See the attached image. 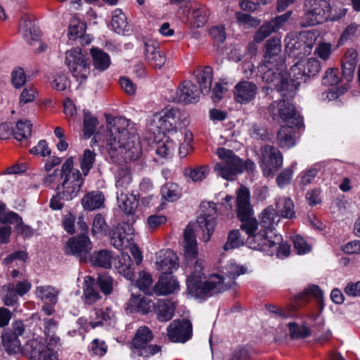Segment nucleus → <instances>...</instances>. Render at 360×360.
Returning <instances> with one entry per match:
<instances>
[{
  "mask_svg": "<svg viewBox=\"0 0 360 360\" xmlns=\"http://www.w3.org/2000/svg\"><path fill=\"white\" fill-rule=\"evenodd\" d=\"M316 39V34L309 31L290 33L285 39L286 51L290 56L302 59L311 53Z\"/></svg>",
  "mask_w": 360,
  "mask_h": 360,
  "instance_id": "f03ea898",
  "label": "nucleus"
},
{
  "mask_svg": "<svg viewBox=\"0 0 360 360\" xmlns=\"http://www.w3.org/2000/svg\"><path fill=\"white\" fill-rule=\"evenodd\" d=\"M155 304L148 297L131 295L129 301V308L131 311H138L146 314L154 308Z\"/></svg>",
  "mask_w": 360,
  "mask_h": 360,
  "instance_id": "c85d7f7f",
  "label": "nucleus"
},
{
  "mask_svg": "<svg viewBox=\"0 0 360 360\" xmlns=\"http://www.w3.org/2000/svg\"><path fill=\"white\" fill-rule=\"evenodd\" d=\"M83 183L82 174L78 169H76L72 175L67 176L61 184L63 201L71 200L75 198L79 192Z\"/></svg>",
  "mask_w": 360,
  "mask_h": 360,
  "instance_id": "2eb2a0df",
  "label": "nucleus"
},
{
  "mask_svg": "<svg viewBox=\"0 0 360 360\" xmlns=\"http://www.w3.org/2000/svg\"><path fill=\"white\" fill-rule=\"evenodd\" d=\"M127 227L129 228V224L118 225L112 231L110 243L118 250L124 248L129 241L126 234Z\"/></svg>",
  "mask_w": 360,
  "mask_h": 360,
  "instance_id": "72a5a7b5",
  "label": "nucleus"
},
{
  "mask_svg": "<svg viewBox=\"0 0 360 360\" xmlns=\"http://www.w3.org/2000/svg\"><path fill=\"white\" fill-rule=\"evenodd\" d=\"M94 279L91 276H87L85 279V288L84 289L85 302L89 304L95 303L98 299L100 295L97 291L93 288Z\"/></svg>",
  "mask_w": 360,
  "mask_h": 360,
  "instance_id": "09e8293b",
  "label": "nucleus"
},
{
  "mask_svg": "<svg viewBox=\"0 0 360 360\" xmlns=\"http://www.w3.org/2000/svg\"><path fill=\"white\" fill-rule=\"evenodd\" d=\"M262 163L264 174L269 176L278 171L283 163L280 151L273 146L266 145L261 148Z\"/></svg>",
  "mask_w": 360,
  "mask_h": 360,
  "instance_id": "9b49d317",
  "label": "nucleus"
},
{
  "mask_svg": "<svg viewBox=\"0 0 360 360\" xmlns=\"http://www.w3.org/2000/svg\"><path fill=\"white\" fill-rule=\"evenodd\" d=\"M236 17L238 22L246 28L256 27L260 22L259 20L248 13L238 12L236 13Z\"/></svg>",
  "mask_w": 360,
  "mask_h": 360,
  "instance_id": "bf43d9fd",
  "label": "nucleus"
},
{
  "mask_svg": "<svg viewBox=\"0 0 360 360\" xmlns=\"http://www.w3.org/2000/svg\"><path fill=\"white\" fill-rule=\"evenodd\" d=\"M358 61L356 49H348L342 56V76L339 78V94H345L350 88Z\"/></svg>",
  "mask_w": 360,
  "mask_h": 360,
  "instance_id": "6e6552de",
  "label": "nucleus"
},
{
  "mask_svg": "<svg viewBox=\"0 0 360 360\" xmlns=\"http://www.w3.org/2000/svg\"><path fill=\"white\" fill-rule=\"evenodd\" d=\"M65 65L79 84L84 83L90 74L89 64L79 49L66 51Z\"/></svg>",
  "mask_w": 360,
  "mask_h": 360,
  "instance_id": "423d86ee",
  "label": "nucleus"
},
{
  "mask_svg": "<svg viewBox=\"0 0 360 360\" xmlns=\"http://www.w3.org/2000/svg\"><path fill=\"white\" fill-rule=\"evenodd\" d=\"M195 79L199 85L200 91L202 94L210 92L213 79V71L210 66H206L200 70L195 75Z\"/></svg>",
  "mask_w": 360,
  "mask_h": 360,
  "instance_id": "c756f323",
  "label": "nucleus"
},
{
  "mask_svg": "<svg viewBox=\"0 0 360 360\" xmlns=\"http://www.w3.org/2000/svg\"><path fill=\"white\" fill-rule=\"evenodd\" d=\"M144 56L148 64L155 69H160L165 65L166 57L151 41L144 42Z\"/></svg>",
  "mask_w": 360,
  "mask_h": 360,
  "instance_id": "412c9836",
  "label": "nucleus"
},
{
  "mask_svg": "<svg viewBox=\"0 0 360 360\" xmlns=\"http://www.w3.org/2000/svg\"><path fill=\"white\" fill-rule=\"evenodd\" d=\"M153 124L162 131H171L179 124H188L187 116L176 108H165L153 116Z\"/></svg>",
  "mask_w": 360,
  "mask_h": 360,
  "instance_id": "0eeeda50",
  "label": "nucleus"
},
{
  "mask_svg": "<svg viewBox=\"0 0 360 360\" xmlns=\"http://www.w3.org/2000/svg\"><path fill=\"white\" fill-rule=\"evenodd\" d=\"M91 242L89 238L84 234L70 238L65 245L68 254L79 257L80 262H86L91 250Z\"/></svg>",
  "mask_w": 360,
  "mask_h": 360,
  "instance_id": "ddd939ff",
  "label": "nucleus"
},
{
  "mask_svg": "<svg viewBox=\"0 0 360 360\" xmlns=\"http://www.w3.org/2000/svg\"><path fill=\"white\" fill-rule=\"evenodd\" d=\"M162 199L173 202L177 200L180 195V188L179 186L174 183H167L161 188Z\"/></svg>",
  "mask_w": 360,
  "mask_h": 360,
  "instance_id": "49530a36",
  "label": "nucleus"
},
{
  "mask_svg": "<svg viewBox=\"0 0 360 360\" xmlns=\"http://www.w3.org/2000/svg\"><path fill=\"white\" fill-rule=\"evenodd\" d=\"M108 230V226L101 214H96L94 218L91 233L94 236L105 233Z\"/></svg>",
  "mask_w": 360,
  "mask_h": 360,
  "instance_id": "864d4df0",
  "label": "nucleus"
},
{
  "mask_svg": "<svg viewBox=\"0 0 360 360\" xmlns=\"http://www.w3.org/2000/svg\"><path fill=\"white\" fill-rule=\"evenodd\" d=\"M321 69L319 61L314 58L300 59L290 68V75L299 84L301 81L306 82L311 76L317 75Z\"/></svg>",
  "mask_w": 360,
  "mask_h": 360,
  "instance_id": "9d476101",
  "label": "nucleus"
},
{
  "mask_svg": "<svg viewBox=\"0 0 360 360\" xmlns=\"http://www.w3.org/2000/svg\"><path fill=\"white\" fill-rule=\"evenodd\" d=\"M277 143L281 148H290L295 146V131L292 127L284 125L277 132Z\"/></svg>",
  "mask_w": 360,
  "mask_h": 360,
  "instance_id": "473e14b6",
  "label": "nucleus"
},
{
  "mask_svg": "<svg viewBox=\"0 0 360 360\" xmlns=\"http://www.w3.org/2000/svg\"><path fill=\"white\" fill-rule=\"evenodd\" d=\"M265 49L264 57L266 63H273L276 62V65L280 66V68L282 69L283 61L280 56L281 52V39L277 37L269 39L266 43Z\"/></svg>",
  "mask_w": 360,
  "mask_h": 360,
  "instance_id": "5701e85b",
  "label": "nucleus"
},
{
  "mask_svg": "<svg viewBox=\"0 0 360 360\" xmlns=\"http://www.w3.org/2000/svg\"><path fill=\"white\" fill-rule=\"evenodd\" d=\"M210 169L207 166H201L194 169L187 168L184 170V174L188 176L193 181H201L208 174Z\"/></svg>",
  "mask_w": 360,
  "mask_h": 360,
  "instance_id": "8fccbe9b",
  "label": "nucleus"
},
{
  "mask_svg": "<svg viewBox=\"0 0 360 360\" xmlns=\"http://www.w3.org/2000/svg\"><path fill=\"white\" fill-rule=\"evenodd\" d=\"M188 262L193 265V271L191 275L188 276L187 279V287L190 285V284H194L195 281L198 283L200 282L203 276V274L202 272L203 269V260L201 259L195 257L192 262L188 259H187Z\"/></svg>",
  "mask_w": 360,
  "mask_h": 360,
  "instance_id": "a19ab883",
  "label": "nucleus"
},
{
  "mask_svg": "<svg viewBox=\"0 0 360 360\" xmlns=\"http://www.w3.org/2000/svg\"><path fill=\"white\" fill-rule=\"evenodd\" d=\"M176 280L169 274H162L153 290L158 295L171 294L178 288Z\"/></svg>",
  "mask_w": 360,
  "mask_h": 360,
  "instance_id": "b1692460",
  "label": "nucleus"
},
{
  "mask_svg": "<svg viewBox=\"0 0 360 360\" xmlns=\"http://www.w3.org/2000/svg\"><path fill=\"white\" fill-rule=\"evenodd\" d=\"M98 124V121L96 117H93L89 114H85L83 121L84 135L86 137L89 138L94 133Z\"/></svg>",
  "mask_w": 360,
  "mask_h": 360,
  "instance_id": "6e6d98bb",
  "label": "nucleus"
},
{
  "mask_svg": "<svg viewBox=\"0 0 360 360\" xmlns=\"http://www.w3.org/2000/svg\"><path fill=\"white\" fill-rule=\"evenodd\" d=\"M115 267L120 274L129 281H134L135 273L133 262L127 253L122 252L121 254Z\"/></svg>",
  "mask_w": 360,
  "mask_h": 360,
  "instance_id": "cd10ccee",
  "label": "nucleus"
},
{
  "mask_svg": "<svg viewBox=\"0 0 360 360\" xmlns=\"http://www.w3.org/2000/svg\"><path fill=\"white\" fill-rule=\"evenodd\" d=\"M217 155L221 162L217 163L214 169L222 178L232 180L236 174L242 172V160L232 150L219 148L217 150Z\"/></svg>",
  "mask_w": 360,
  "mask_h": 360,
  "instance_id": "7ed1b4c3",
  "label": "nucleus"
},
{
  "mask_svg": "<svg viewBox=\"0 0 360 360\" xmlns=\"http://www.w3.org/2000/svg\"><path fill=\"white\" fill-rule=\"evenodd\" d=\"M117 203L119 207L129 215L134 214L138 207V200L133 194L120 192L117 195Z\"/></svg>",
  "mask_w": 360,
  "mask_h": 360,
  "instance_id": "7c9ffc66",
  "label": "nucleus"
},
{
  "mask_svg": "<svg viewBox=\"0 0 360 360\" xmlns=\"http://www.w3.org/2000/svg\"><path fill=\"white\" fill-rule=\"evenodd\" d=\"M131 181V176L129 169L127 167L121 168L119 169L116 186L117 188H127Z\"/></svg>",
  "mask_w": 360,
  "mask_h": 360,
  "instance_id": "052dcab7",
  "label": "nucleus"
},
{
  "mask_svg": "<svg viewBox=\"0 0 360 360\" xmlns=\"http://www.w3.org/2000/svg\"><path fill=\"white\" fill-rule=\"evenodd\" d=\"M294 248L297 250V253L306 254L311 250V247L306 243L302 237L300 236H295L292 238Z\"/></svg>",
  "mask_w": 360,
  "mask_h": 360,
  "instance_id": "774afa93",
  "label": "nucleus"
},
{
  "mask_svg": "<svg viewBox=\"0 0 360 360\" xmlns=\"http://www.w3.org/2000/svg\"><path fill=\"white\" fill-rule=\"evenodd\" d=\"M59 291L50 285L39 286L36 288V295L44 304L54 305L57 302Z\"/></svg>",
  "mask_w": 360,
  "mask_h": 360,
  "instance_id": "f704fd0d",
  "label": "nucleus"
},
{
  "mask_svg": "<svg viewBox=\"0 0 360 360\" xmlns=\"http://www.w3.org/2000/svg\"><path fill=\"white\" fill-rule=\"evenodd\" d=\"M296 86L297 84H293L291 80L289 81L287 78H283L281 76L276 87L277 90L281 93L283 98L289 99L295 96Z\"/></svg>",
  "mask_w": 360,
  "mask_h": 360,
  "instance_id": "c03bdc74",
  "label": "nucleus"
},
{
  "mask_svg": "<svg viewBox=\"0 0 360 360\" xmlns=\"http://www.w3.org/2000/svg\"><path fill=\"white\" fill-rule=\"evenodd\" d=\"M105 196L102 192L94 191L87 193L82 199V205L86 210H94L104 205Z\"/></svg>",
  "mask_w": 360,
  "mask_h": 360,
  "instance_id": "bb28decb",
  "label": "nucleus"
},
{
  "mask_svg": "<svg viewBox=\"0 0 360 360\" xmlns=\"http://www.w3.org/2000/svg\"><path fill=\"white\" fill-rule=\"evenodd\" d=\"M20 30L30 44L35 47V51L43 52L46 45L39 41L40 31L30 18L22 19L20 22Z\"/></svg>",
  "mask_w": 360,
  "mask_h": 360,
  "instance_id": "4468645a",
  "label": "nucleus"
},
{
  "mask_svg": "<svg viewBox=\"0 0 360 360\" xmlns=\"http://www.w3.org/2000/svg\"><path fill=\"white\" fill-rule=\"evenodd\" d=\"M199 96L200 91L196 85L191 81H184L177 88L173 99L177 102L191 103L197 102Z\"/></svg>",
  "mask_w": 360,
  "mask_h": 360,
  "instance_id": "6ab92c4d",
  "label": "nucleus"
},
{
  "mask_svg": "<svg viewBox=\"0 0 360 360\" xmlns=\"http://www.w3.org/2000/svg\"><path fill=\"white\" fill-rule=\"evenodd\" d=\"M86 30L85 23L81 22L78 19L74 18L70 21L68 37L71 40L79 39L82 45L89 44L90 43V38L84 35Z\"/></svg>",
  "mask_w": 360,
  "mask_h": 360,
  "instance_id": "393cba45",
  "label": "nucleus"
},
{
  "mask_svg": "<svg viewBox=\"0 0 360 360\" xmlns=\"http://www.w3.org/2000/svg\"><path fill=\"white\" fill-rule=\"evenodd\" d=\"M95 317H92V320L89 322L92 328L101 326L103 322H110L111 319H114L115 316L110 308H106L105 310L96 309L94 311Z\"/></svg>",
  "mask_w": 360,
  "mask_h": 360,
  "instance_id": "79ce46f5",
  "label": "nucleus"
},
{
  "mask_svg": "<svg viewBox=\"0 0 360 360\" xmlns=\"http://www.w3.org/2000/svg\"><path fill=\"white\" fill-rule=\"evenodd\" d=\"M175 308L174 302L167 299L158 300L154 307L155 312L160 321L170 320L174 314Z\"/></svg>",
  "mask_w": 360,
  "mask_h": 360,
  "instance_id": "a878e982",
  "label": "nucleus"
},
{
  "mask_svg": "<svg viewBox=\"0 0 360 360\" xmlns=\"http://www.w3.org/2000/svg\"><path fill=\"white\" fill-rule=\"evenodd\" d=\"M183 247L184 255L186 259L191 262L198 256V249L194 228L191 224H188L184 231L183 234Z\"/></svg>",
  "mask_w": 360,
  "mask_h": 360,
  "instance_id": "4be33fe9",
  "label": "nucleus"
},
{
  "mask_svg": "<svg viewBox=\"0 0 360 360\" xmlns=\"http://www.w3.org/2000/svg\"><path fill=\"white\" fill-rule=\"evenodd\" d=\"M209 12L205 6H199L193 11V17L197 27H202L208 20Z\"/></svg>",
  "mask_w": 360,
  "mask_h": 360,
  "instance_id": "4d7b16f0",
  "label": "nucleus"
},
{
  "mask_svg": "<svg viewBox=\"0 0 360 360\" xmlns=\"http://www.w3.org/2000/svg\"><path fill=\"white\" fill-rule=\"evenodd\" d=\"M112 278L106 274L100 275L97 278V284L101 291L105 295H110L112 292Z\"/></svg>",
  "mask_w": 360,
  "mask_h": 360,
  "instance_id": "13d9d810",
  "label": "nucleus"
},
{
  "mask_svg": "<svg viewBox=\"0 0 360 360\" xmlns=\"http://www.w3.org/2000/svg\"><path fill=\"white\" fill-rule=\"evenodd\" d=\"M223 280L221 276L213 275L209 281L204 283L201 281L199 283L195 281L194 284H190L188 286V292L195 297L218 294L226 288L223 283Z\"/></svg>",
  "mask_w": 360,
  "mask_h": 360,
  "instance_id": "1a4fd4ad",
  "label": "nucleus"
},
{
  "mask_svg": "<svg viewBox=\"0 0 360 360\" xmlns=\"http://www.w3.org/2000/svg\"><path fill=\"white\" fill-rule=\"evenodd\" d=\"M111 25L118 34L122 33L127 27V18L120 9L113 11Z\"/></svg>",
  "mask_w": 360,
  "mask_h": 360,
  "instance_id": "de8ad7c7",
  "label": "nucleus"
},
{
  "mask_svg": "<svg viewBox=\"0 0 360 360\" xmlns=\"http://www.w3.org/2000/svg\"><path fill=\"white\" fill-rule=\"evenodd\" d=\"M271 115L274 120L278 118L288 121L295 118L296 114L294 106L285 99L274 101L269 106Z\"/></svg>",
  "mask_w": 360,
  "mask_h": 360,
  "instance_id": "aec40b11",
  "label": "nucleus"
},
{
  "mask_svg": "<svg viewBox=\"0 0 360 360\" xmlns=\"http://www.w3.org/2000/svg\"><path fill=\"white\" fill-rule=\"evenodd\" d=\"M288 327L292 339H304L310 335V329L304 324L289 322Z\"/></svg>",
  "mask_w": 360,
  "mask_h": 360,
  "instance_id": "a18cd8bd",
  "label": "nucleus"
},
{
  "mask_svg": "<svg viewBox=\"0 0 360 360\" xmlns=\"http://www.w3.org/2000/svg\"><path fill=\"white\" fill-rule=\"evenodd\" d=\"M12 83L15 88H20L26 83V75L22 68H18L13 71Z\"/></svg>",
  "mask_w": 360,
  "mask_h": 360,
  "instance_id": "338daca9",
  "label": "nucleus"
},
{
  "mask_svg": "<svg viewBox=\"0 0 360 360\" xmlns=\"http://www.w3.org/2000/svg\"><path fill=\"white\" fill-rule=\"evenodd\" d=\"M292 12L288 11L285 14L277 16L269 22L262 25L257 31L254 41L257 43L262 42L271 33L277 32L282 28L291 16Z\"/></svg>",
  "mask_w": 360,
  "mask_h": 360,
  "instance_id": "dca6fc26",
  "label": "nucleus"
},
{
  "mask_svg": "<svg viewBox=\"0 0 360 360\" xmlns=\"http://www.w3.org/2000/svg\"><path fill=\"white\" fill-rule=\"evenodd\" d=\"M237 213L238 217L242 221L240 229L246 233H251L256 231L258 228V223L255 218H252V209L250 203V193L246 188L241 187L237 195Z\"/></svg>",
  "mask_w": 360,
  "mask_h": 360,
  "instance_id": "39448f33",
  "label": "nucleus"
},
{
  "mask_svg": "<svg viewBox=\"0 0 360 360\" xmlns=\"http://www.w3.org/2000/svg\"><path fill=\"white\" fill-rule=\"evenodd\" d=\"M142 349L134 348V352L138 356L148 357L161 352V347L156 344L145 343L140 346Z\"/></svg>",
  "mask_w": 360,
  "mask_h": 360,
  "instance_id": "5fc2aeb1",
  "label": "nucleus"
},
{
  "mask_svg": "<svg viewBox=\"0 0 360 360\" xmlns=\"http://www.w3.org/2000/svg\"><path fill=\"white\" fill-rule=\"evenodd\" d=\"M153 335L152 331L146 326L140 327L133 339L132 344L135 349H142L140 346L143 344L148 343L152 341Z\"/></svg>",
  "mask_w": 360,
  "mask_h": 360,
  "instance_id": "4c0bfd02",
  "label": "nucleus"
},
{
  "mask_svg": "<svg viewBox=\"0 0 360 360\" xmlns=\"http://www.w3.org/2000/svg\"><path fill=\"white\" fill-rule=\"evenodd\" d=\"M69 85L68 77L63 73L57 74L51 83L52 87L57 91H64Z\"/></svg>",
  "mask_w": 360,
  "mask_h": 360,
  "instance_id": "0e129e2a",
  "label": "nucleus"
},
{
  "mask_svg": "<svg viewBox=\"0 0 360 360\" xmlns=\"http://www.w3.org/2000/svg\"><path fill=\"white\" fill-rule=\"evenodd\" d=\"M201 208L203 214L198 217V223L203 231H206L203 239L207 242L216 226L217 206L214 202H207L202 203Z\"/></svg>",
  "mask_w": 360,
  "mask_h": 360,
  "instance_id": "f8f14e48",
  "label": "nucleus"
},
{
  "mask_svg": "<svg viewBox=\"0 0 360 360\" xmlns=\"http://www.w3.org/2000/svg\"><path fill=\"white\" fill-rule=\"evenodd\" d=\"M112 121L107 138V149L111 158L120 156L125 162L139 159L142 154L141 144L138 135L126 129L128 120L120 117Z\"/></svg>",
  "mask_w": 360,
  "mask_h": 360,
  "instance_id": "f257e3e1",
  "label": "nucleus"
},
{
  "mask_svg": "<svg viewBox=\"0 0 360 360\" xmlns=\"http://www.w3.org/2000/svg\"><path fill=\"white\" fill-rule=\"evenodd\" d=\"M153 279L150 274L141 271L139 273V278L136 281V285L139 288L145 293L150 292V287L152 285Z\"/></svg>",
  "mask_w": 360,
  "mask_h": 360,
  "instance_id": "680f3d73",
  "label": "nucleus"
},
{
  "mask_svg": "<svg viewBox=\"0 0 360 360\" xmlns=\"http://www.w3.org/2000/svg\"><path fill=\"white\" fill-rule=\"evenodd\" d=\"M91 55L95 69L99 71H104L110 66V59L107 53L97 48H92L91 49Z\"/></svg>",
  "mask_w": 360,
  "mask_h": 360,
  "instance_id": "c9c22d12",
  "label": "nucleus"
},
{
  "mask_svg": "<svg viewBox=\"0 0 360 360\" xmlns=\"http://www.w3.org/2000/svg\"><path fill=\"white\" fill-rule=\"evenodd\" d=\"M330 4L325 0H306L302 26L309 27L333 20Z\"/></svg>",
  "mask_w": 360,
  "mask_h": 360,
  "instance_id": "20e7f679",
  "label": "nucleus"
},
{
  "mask_svg": "<svg viewBox=\"0 0 360 360\" xmlns=\"http://www.w3.org/2000/svg\"><path fill=\"white\" fill-rule=\"evenodd\" d=\"M177 262V256L172 251H167L164 257L156 262V269L162 271V274H171L172 270L178 266Z\"/></svg>",
  "mask_w": 360,
  "mask_h": 360,
  "instance_id": "2f4dec72",
  "label": "nucleus"
},
{
  "mask_svg": "<svg viewBox=\"0 0 360 360\" xmlns=\"http://www.w3.org/2000/svg\"><path fill=\"white\" fill-rule=\"evenodd\" d=\"M191 324L189 321H174L167 328V335L172 342H185L191 335Z\"/></svg>",
  "mask_w": 360,
  "mask_h": 360,
  "instance_id": "a211bd4d",
  "label": "nucleus"
},
{
  "mask_svg": "<svg viewBox=\"0 0 360 360\" xmlns=\"http://www.w3.org/2000/svg\"><path fill=\"white\" fill-rule=\"evenodd\" d=\"M279 221L280 215L272 206L268 207L262 212L261 222L265 229H273Z\"/></svg>",
  "mask_w": 360,
  "mask_h": 360,
  "instance_id": "58836bf2",
  "label": "nucleus"
},
{
  "mask_svg": "<svg viewBox=\"0 0 360 360\" xmlns=\"http://www.w3.org/2000/svg\"><path fill=\"white\" fill-rule=\"evenodd\" d=\"M37 96V89L31 86H27L23 89L20 96L19 104L20 105H23L26 103L32 102Z\"/></svg>",
  "mask_w": 360,
  "mask_h": 360,
  "instance_id": "e2e57ef3",
  "label": "nucleus"
},
{
  "mask_svg": "<svg viewBox=\"0 0 360 360\" xmlns=\"http://www.w3.org/2000/svg\"><path fill=\"white\" fill-rule=\"evenodd\" d=\"M32 124L28 120H19L16 123L15 128L13 130L15 139L18 141H22L27 139L32 134Z\"/></svg>",
  "mask_w": 360,
  "mask_h": 360,
  "instance_id": "37998d69",
  "label": "nucleus"
},
{
  "mask_svg": "<svg viewBox=\"0 0 360 360\" xmlns=\"http://www.w3.org/2000/svg\"><path fill=\"white\" fill-rule=\"evenodd\" d=\"M305 295H312L318 302L319 308L321 309L323 307V292L318 285H311L304 290Z\"/></svg>",
  "mask_w": 360,
  "mask_h": 360,
  "instance_id": "69168bd1",
  "label": "nucleus"
},
{
  "mask_svg": "<svg viewBox=\"0 0 360 360\" xmlns=\"http://www.w3.org/2000/svg\"><path fill=\"white\" fill-rule=\"evenodd\" d=\"M96 154L90 150H85L80 162V168L82 174L86 176L88 175L89 170L92 168L95 161Z\"/></svg>",
  "mask_w": 360,
  "mask_h": 360,
  "instance_id": "603ef678",
  "label": "nucleus"
},
{
  "mask_svg": "<svg viewBox=\"0 0 360 360\" xmlns=\"http://www.w3.org/2000/svg\"><path fill=\"white\" fill-rule=\"evenodd\" d=\"M243 245V239L240 236L238 230H232L229 232L227 241L224 245L225 251L231 249L237 248Z\"/></svg>",
  "mask_w": 360,
  "mask_h": 360,
  "instance_id": "3c124183",
  "label": "nucleus"
},
{
  "mask_svg": "<svg viewBox=\"0 0 360 360\" xmlns=\"http://www.w3.org/2000/svg\"><path fill=\"white\" fill-rule=\"evenodd\" d=\"M112 256L110 251L102 250L95 252L91 257L93 265L105 269L110 268Z\"/></svg>",
  "mask_w": 360,
  "mask_h": 360,
  "instance_id": "e433bc0d",
  "label": "nucleus"
},
{
  "mask_svg": "<svg viewBox=\"0 0 360 360\" xmlns=\"http://www.w3.org/2000/svg\"><path fill=\"white\" fill-rule=\"evenodd\" d=\"M257 91V86L254 82L243 80L234 87V99L238 103H248L255 98Z\"/></svg>",
  "mask_w": 360,
  "mask_h": 360,
  "instance_id": "f3484780",
  "label": "nucleus"
},
{
  "mask_svg": "<svg viewBox=\"0 0 360 360\" xmlns=\"http://www.w3.org/2000/svg\"><path fill=\"white\" fill-rule=\"evenodd\" d=\"M2 343L5 349L9 353H17L20 350L21 342L19 338L11 332H5L2 334Z\"/></svg>",
  "mask_w": 360,
  "mask_h": 360,
  "instance_id": "ea45409f",
  "label": "nucleus"
}]
</instances>
